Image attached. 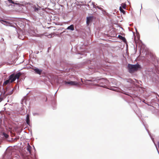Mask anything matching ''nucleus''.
Here are the masks:
<instances>
[{
	"label": "nucleus",
	"instance_id": "nucleus-1",
	"mask_svg": "<svg viewBox=\"0 0 159 159\" xmlns=\"http://www.w3.org/2000/svg\"><path fill=\"white\" fill-rule=\"evenodd\" d=\"M128 68L129 72L131 73H132L135 71H137L140 68V66L138 64L135 65H132L129 64L128 65Z\"/></svg>",
	"mask_w": 159,
	"mask_h": 159
},
{
	"label": "nucleus",
	"instance_id": "nucleus-2",
	"mask_svg": "<svg viewBox=\"0 0 159 159\" xmlns=\"http://www.w3.org/2000/svg\"><path fill=\"white\" fill-rule=\"evenodd\" d=\"M97 82L99 84H97L98 86L106 88V85L108 84L109 81L107 80L104 79H101L98 80Z\"/></svg>",
	"mask_w": 159,
	"mask_h": 159
},
{
	"label": "nucleus",
	"instance_id": "nucleus-3",
	"mask_svg": "<svg viewBox=\"0 0 159 159\" xmlns=\"http://www.w3.org/2000/svg\"><path fill=\"white\" fill-rule=\"evenodd\" d=\"M22 75V73L20 72H19L15 75L13 74L10 75V79H12L11 80V82H13L16 79H19L20 76Z\"/></svg>",
	"mask_w": 159,
	"mask_h": 159
},
{
	"label": "nucleus",
	"instance_id": "nucleus-4",
	"mask_svg": "<svg viewBox=\"0 0 159 159\" xmlns=\"http://www.w3.org/2000/svg\"><path fill=\"white\" fill-rule=\"evenodd\" d=\"M65 83L66 84H69L71 85H76L78 84V83L76 81H66Z\"/></svg>",
	"mask_w": 159,
	"mask_h": 159
},
{
	"label": "nucleus",
	"instance_id": "nucleus-5",
	"mask_svg": "<svg viewBox=\"0 0 159 159\" xmlns=\"http://www.w3.org/2000/svg\"><path fill=\"white\" fill-rule=\"evenodd\" d=\"M126 81L127 82L130 83V86H132L134 84V81L131 79H127L126 80Z\"/></svg>",
	"mask_w": 159,
	"mask_h": 159
},
{
	"label": "nucleus",
	"instance_id": "nucleus-6",
	"mask_svg": "<svg viewBox=\"0 0 159 159\" xmlns=\"http://www.w3.org/2000/svg\"><path fill=\"white\" fill-rule=\"evenodd\" d=\"M93 19L92 17L89 16L87 17L86 23L88 25L92 21Z\"/></svg>",
	"mask_w": 159,
	"mask_h": 159
},
{
	"label": "nucleus",
	"instance_id": "nucleus-7",
	"mask_svg": "<svg viewBox=\"0 0 159 159\" xmlns=\"http://www.w3.org/2000/svg\"><path fill=\"white\" fill-rule=\"evenodd\" d=\"M10 76L9 77V79L8 80H6L4 83L3 84L5 85H7V84L9 83H12L13 82H11V80H12V79H10Z\"/></svg>",
	"mask_w": 159,
	"mask_h": 159
},
{
	"label": "nucleus",
	"instance_id": "nucleus-8",
	"mask_svg": "<svg viewBox=\"0 0 159 159\" xmlns=\"http://www.w3.org/2000/svg\"><path fill=\"white\" fill-rule=\"evenodd\" d=\"M70 30L71 31H73L74 30V26L73 25H71L68 26L66 30Z\"/></svg>",
	"mask_w": 159,
	"mask_h": 159
},
{
	"label": "nucleus",
	"instance_id": "nucleus-9",
	"mask_svg": "<svg viewBox=\"0 0 159 159\" xmlns=\"http://www.w3.org/2000/svg\"><path fill=\"white\" fill-rule=\"evenodd\" d=\"M26 122L27 124L29 125H30V115L29 114H27V115L26 118Z\"/></svg>",
	"mask_w": 159,
	"mask_h": 159
},
{
	"label": "nucleus",
	"instance_id": "nucleus-10",
	"mask_svg": "<svg viewBox=\"0 0 159 159\" xmlns=\"http://www.w3.org/2000/svg\"><path fill=\"white\" fill-rule=\"evenodd\" d=\"M118 37L120 39L122 40L125 43H126V39L124 37H123L121 35H119Z\"/></svg>",
	"mask_w": 159,
	"mask_h": 159
},
{
	"label": "nucleus",
	"instance_id": "nucleus-11",
	"mask_svg": "<svg viewBox=\"0 0 159 159\" xmlns=\"http://www.w3.org/2000/svg\"><path fill=\"white\" fill-rule=\"evenodd\" d=\"M34 70L35 72L36 73L39 74H40L42 72L41 70H39L38 69H34Z\"/></svg>",
	"mask_w": 159,
	"mask_h": 159
},
{
	"label": "nucleus",
	"instance_id": "nucleus-12",
	"mask_svg": "<svg viewBox=\"0 0 159 159\" xmlns=\"http://www.w3.org/2000/svg\"><path fill=\"white\" fill-rule=\"evenodd\" d=\"M31 147L30 146L29 143L28 144V145L27 146V150L29 151V153L31 154Z\"/></svg>",
	"mask_w": 159,
	"mask_h": 159
},
{
	"label": "nucleus",
	"instance_id": "nucleus-13",
	"mask_svg": "<svg viewBox=\"0 0 159 159\" xmlns=\"http://www.w3.org/2000/svg\"><path fill=\"white\" fill-rule=\"evenodd\" d=\"M1 22L2 24H3L4 25H8L10 24L8 22H7L3 20H1Z\"/></svg>",
	"mask_w": 159,
	"mask_h": 159
},
{
	"label": "nucleus",
	"instance_id": "nucleus-14",
	"mask_svg": "<svg viewBox=\"0 0 159 159\" xmlns=\"http://www.w3.org/2000/svg\"><path fill=\"white\" fill-rule=\"evenodd\" d=\"M121 7H122V8H123L124 9H125L126 7V4L125 3H123L121 4Z\"/></svg>",
	"mask_w": 159,
	"mask_h": 159
},
{
	"label": "nucleus",
	"instance_id": "nucleus-15",
	"mask_svg": "<svg viewBox=\"0 0 159 159\" xmlns=\"http://www.w3.org/2000/svg\"><path fill=\"white\" fill-rule=\"evenodd\" d=\"M119 9L121 12H122L124 14H125V11L122 9L121 7H120Z\"/></svg>",
	"mask_w": 159,
	"mask_h": 159
},
{
	"label": "nucleus",
	"instance_id": "nucleus-16",
	"mask_svg": "<svg viewBox=\"0 0 159 159\" xmlns=\"http://www.w3.org/2000/svg\"><path fill=\"white\" fill-rule=\"evenodd\" d=\"M3 135L6 138H7L8 136L7 134L4 133H3Z\"/></svg>",
	"mask_w": 159,
	"mask_h": 159
},
{
	"label": "nucleus",
	"instance_id": "nucleus-17",
	"mask_svg": "<svg viewBox=\"0 0 159 159\" xmlns=\"http://www.w3.org/2000/svg\"><path fill=\"white\" fill-rule=\"evenodd\" d=\"M7 0L9 2V3H13V4L15 3L13 1H12V0Z\"/></svg>",
	"mask_w": 159,
	"mask_h": 159
},
{
	"label": "nucleus",
	"instance_id": "nucleus-18",
	"mask_svg": "<svg viewBox=\"0 0 159 159\" xmlns=\"http://www.w3.org/2000/svg\"><path fill=\"white\" fill-rule=\"evenodd\" d=\"M25 102H26L25 100V99H23L22 100V103H22V104H24V102L25 104Z\"/></svg>",
	"mask_w": 159,
	"mask_h": 159
},
{
	"label": "nucleus",
	"instance_id": "nucleus-19",
	"mask_svg": "<svg viewBox=\"0 0 159 159\" xmlns=\"http://www.w3.org/2000/svg\"><path fill=\"white\" fill-rule=\"evenodd\" d=\"M11 90V91L10 92V93H8V95H11V94L13 93V89Z\"/></svg>",
	"mask_w": 159,
	"mask_h": 159
},
{
	"label": "nucleus",
	"instance_id": "nucleus-20",
	"mask_svg": "<svg viewBox=\"0 0 159 159\" xmlns=\"http://www.w3.org/2000/svg\"><path fill=\"white\" fill-rule=\"evenodd\" d=\"M122 93H124L125 94H126V95H129V94H127V93H125V92L124 91H122Z\"/></svg>",
	"mask_w": 159,
	"mask_h": 159
},
{
	"label": "nucleus",
	"instance_id": "nucleus-21",
	"mask_svg": "<svg viewBox=\"0 0 159 159\" xmlns=\"http://www.w3.org/2000/svg\"><path fill=\"white\" fill-rule=\"evenodd\" d=\"M3 100V98L0 96V102Z\"/></svg>",
	"mask_w": 159,
	"mask_h": 159
},
{
	"label": "nucleus",
	"instance_id": "nucleus-22",
	"mask_svg": "<svg viewBox=\"0 0 159 159\" xmlns=\"http://www.w3.org/2000/svg\"><path fill=\"white\" fill-rule=\"evenodd\" d=\"M38 8H35V11H38Z\"/></svg>",
	"mask_w": 159,
	"mask_h": 159
},
{
	"label": "nucleus",
	"instance_id": "nucleus-23",
	"mask_svg": "<svg viewBox=\"0 0 159 159\" xmlns=\"http://www.w3.org/2000/svg\"><path fill=\"white\" fill-rule=\"evenodd\" d=\"M31 35V36H36V35L35 34H32V35Z\"/></svg>",
	"mask_w": 159,
	"mask_h": 159
},
{
	"label": "nucleus",
	"instance_id": "nucleus-24",
	"mask_svg": "<svg viewBox=\"0 0 159 159\" xmlns=\"http://www.w3.org/2000/svg\"><path fill=\"white\" fill-rule=\"evenodd\" d=\"M47 101V98L46 97V99H45V102H46Z\"/></svg>",
	"mask_w": 159,
	"mask_h": 159
},
{
	"label": "nucleus",
	"instance_id": "nucleus-25",
	"mask_svg": "<svg viewBox=\"0 0 159 159\" xmlns=\"http://www.w3.org/2000/svg\"><path fill=\"white\" fill-rule=\"evenodd\" d=\"M155 146H156V148H157V150L158 151V149H157V146H156V145L155 144Z\"/></svg>",
	"mask_w": 159,
	"mask_h": 159
},
{
	"label": "nucleus",
	"instance_id": "nucleus-26",
	"mask_svg": "<svg viewBox=\"0 0 159 159\" xmlns=\"http://www.w3.org/2000/svg\"><path fill=\"white\" fill-rule=\"evenodd\" d=\"M95 5H93V7H94Z\"/></svg>",
	"mask_w": 159,
	"mask_h": 159
}]
</instances>
